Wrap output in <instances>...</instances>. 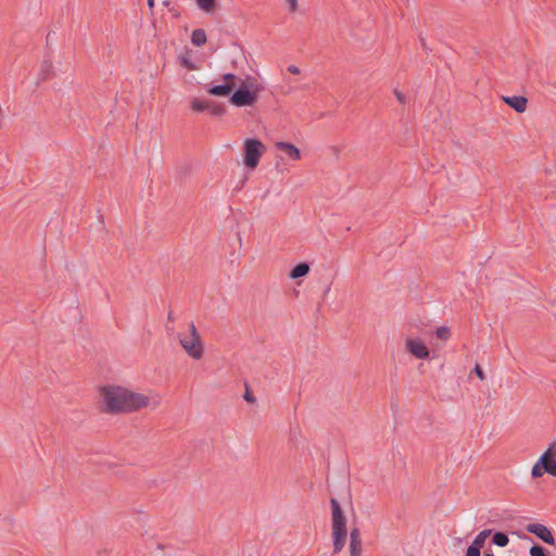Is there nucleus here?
Instances as JSON below:
<instances>
[{
  "instance_id": "nucleus-31",
  "label": "nucleus",
  "mask_w": 556,
  "mask_h": 556,
  "mask_svg": "<svg viewBox=\"0 0 556 556\" xmlns=\"http://www.w3.org/2000/svg\"><path fill=\"white\" fill-rule=\"evenodd\" d=\"M149 8L152 10L154 8L155 1L154 0H147Z\"/></svg>"
},
{
  "instance_id": "nucleus-17",
  "label": "nucleus",
  "mask_w": 556,
  "mask_h": 556,
  "mask_svg": "<svg viewBox=\"0 0 556 556\" xmlns=\"http://www.w3.org/2000/svg\"><path fill=\"white\" fill-rule=\"evenodd\" d=\"M509 542L508 535L504 532H495L492 536V543L500 547L507 546Z\"/></svg>"
},
{
  "instance_id": "nucleus-15",
  "label": "nucleus",
  "mask_w": 556,
  "mask_h": 556,
  "mask_svg": "<svg viewBox=\"0 0 556 556\" xmlns=\"http://www.w3.org/2000/svg\"><path fill=\"white\" fill-rule=\"evenodd\" d=\"M52 70H53L52 62L47 59L43 60L40 65V73H39L40 79L47 80L51 76Z\"/></svg>"
},
{
  "instance_id": "nucleus-22",
  "label": "nucleus",
  "mask_w": 556,
  "mask_h": 556,
  "mask_svg": "<svg viewBox=\"0 0 556 556\" xmlns=\"http://www.w3.org/2000/svg\"><path fill=\"white\" fill-rule=\"evenodd\" d=\"M530 556H546V549L541 545H533L530 548Z\"/></svg>"
},
{
  "instance_id": "nucleus-16",
  "label": "nucleus",
  "mask_w": 556,
  "mask_h": 556,
  "mask_svg": "<svg viewBox=\"0 0 556 556\" xmlns=\"http://www.w3.org/2000/svg\"><path fill=\"white\" fill-rule=\"evenodd\" d=\"M207 111L213 116H223L226 113V108L224 104H220V103H217L214 101H210Z\"/></svg>"
},
{
  "instance_id": "nucleus-13",
  "label": "nucleus",
  "mask_w": 556,
  "mask_h": 556,
  "mask_svg": "<svg viewBox=\"0 0 556 556\" xmlns=\"http://www.w3.org/2000/svg\"><path fill=\"white\" fill-rule=\"evenodd\" d=\"M308 273H309V265H308V263H305V262L299 263L290 271L289 278L298 279V278L306 276Z\"/></svg>"
},
{
  "instance_id": "nucleus-24",
  "label": "nucleus",
  "mask_w": 556,
  "mask_h": 556,
  "mask_svg": "<svg viewBox=\"0 0 556 556\" xmlns=\"http://www.w3.org/2000/svg\"><path fill=\"white\" fill-rule=\"evenodd\" d=\"M481 555V549L473 546V545H469L468 548H467V552H466V556H480Z\"/></svg>"
},
{
  "instance_id": "nucleus-34",
  "label": "nucleus",
  "mask_w": 556,
  "mask_h": 556,
  "mask_svg": "<svg viewBox=\"0 0 556 556\" xmlns=\"http://www.w3.org/2000/svg\"><path fill=\"white\" fill-rule=\"evenodd\" d=\"M483 556H494L492 552H485Z\"/></svg>"
},
{
  "instance_id": "nucleus-8",
  "label": "nucleus",
  "mask_w": 556,
  "mask_h": 556,
  "mask_svg": "<svg viewBox=\"0 0 556 556\" xmlns=\"http://www.w3.org/2000/svg\"><path fill=\"white\" fill-rule=\"evenodd\" d=\"M405 348L408 353L418 359H426L430 355L429 349L420 340L408 338L405 341Z\"/></svg>"
},
{
  "instance_id": "nucleus-35",
  "label": "nucleus",
  "mask_w": 556,
  "mask_h": 556,
  "mask_svg": "<svg viewBox=\"0 0 556 556\" xmlns=\"http://www.w3.org/2000/svg\"><path fill=\"white\" fill-rule=\"evenodd\" d=\"M521 538H523V539H526V540H530V541H532V539H531L530 536L526 535V534H523Z\"/></svg>"
},
{
  "instance_id": "nucleus-29",
  "label": "nucleus",
  "mask_w": 556,
  "mask_h": 556,
  "mask_svg": "<svg viewBox=\"0 0 556 556\" xmlns=\"http://www.w3.org/2000/svg\"><path fill=\"white\" fill-rule=\"evenodd\" d=\"M288 72L291 73V74H294V75H298L300 74V68L295 65H289L287 67Z\"/></svg>"
},
{
  "instance_id": "nucleus-9",
  "label": "nucleus",
  "mask_w": 556,
  "mask_h": 556,
  "mask_svg": "<svg viewBox=\"0 0 556 556\" xmlns=\"http://www.w3.org/2000/svg\"><path fill=\"white\" fill-rule=\"evenodd\" d=\"M529 533L536 535L544 543L553 545L555 543L552 531L544 525L541 523H529L526 527Z\"/></svg>"
},
{
  "instance_id": "nucleus-2",
  "label": "nucleus",
  "mask_w": 556,
  "mask_h": 556,
  "mask_svg": "<svg viewBox=\"0 0 556 556\" xmlns=\"http://www.w3.org/2000/svg\"><path fill=\"white\" fill-rule=\"evenodd\" d=\"M261 90L255 78L239 79L238 88L231 93L229 101L238 108L252 106L256 103Z\"/></svg>"
},
{
  "instance_id": "nucleus-21",
  "label": "nucleus",
  "mask_w": 556,
  "mask_h": 556,
  "mask_svg": "<svg viewBox=\"0 0 556 556\" xmlns=\"http://www.w3.org/2000/svg\"><path fill=\"white\" fill-rule=\"evenodd\" d=\"M435 334L439 339L446 341L451 338V330L448 327L442 326L437 329Z\"/></svg>"
},
{
  "instance_id": "nucleus-23",
  "label": "nucleus",
  "mask_w": 556,
  "mask_h": 556,
  "mask_svg": "<svg viewBox=\"0 0 556 556\" xmlns=\"http://www.w3.org/2000/svg\"><path fill=\"white\" fill-rule=\"evenodd\" d=\"M546 471L539 465V463H535L532 467L531 475L533 478H540L545 473Z\"/></svg>"
},
{
  "instance_id": "nucleus-3",
  "label": "nucleus",
  "mask_w": 556,
  "mask_h": 556,
  "mask_svg": "<svg viewBox=\"0 0 556 556\" xmlns=\"http://www.w3.org/2000/svg\"><path fill=\"white\" fill-rule=\"evenodd\" d=\"M333 554H339L346 542V518L336 498L330 500Z\"/></svg>"
},
{
  "instance_id": "nucleus-32",
  "label": "nucleus",
  "mask_w": 556,
  "mask_h": 556,
  "mask_svg": "<svg viewBox=\"0 0 556 556\" xmlns=\"http://www.w3.org/2000/svg\"><path fill=\"white\" fill-rule=\"evenodd\" d=\"M167 320L168 321H174V315H173V312H169L168 315H167Z\"/></svg>"
},
{
  "instance_id": "nucleus-6",
  "label": "nucleus",
  "mask_w": 556,
  "mask_h": 556,
  "mask_svg": "<svg viewBox=\"0 0 556 556\" xmlns=\"http://www.w3.org/2000/svg\"><path fill=\"white\" fill-rule=\"evenodd\" d=\"M224 83L220 85H214L207 88V92L211 96L215 97H226L229 96L232 89L238 86L236 83L237 76L231 73H227L223 76Z\"/></svg>"
},
{
  "instance_id": "nucleus-5",
  "label": "nucleus",
  "mask_w": 556,
  "mask_h": 556,
  "mask_svg": "<svg viewBox=\"0 0 556 556\" xmlns=\"http://www.w3.org/2000/svg\"><path fill=\"white\" fill-rule=\"evenodd\" d=\"M265 146L258 139H245L243 142L244 164L249 168H255L265 151Z\"/></svg>"
},
{
  "instance_id": "nucleus-26",
  "label": "nucleus",
  "mask_w": 556,
  "mask_h": 556,
  "mask_svg": "<svg viewBox=\"0 0 556 556\" xmlns=\"http://www.w3.org/2000/svg\"><path fill=\"white\" fill-rule=\"evenodd\" d=\"M394 96L397 99V101L401 102L402 104H404L406 102L405 94L403 92H401L400 90L395 89L394 90Z\"/></svg>"
},
{
  "instance_id": "nucleus-7",
  "label": "nucleus",
  "mask_w": 556,
  "mask_h": 556,
  "mask_svg": "<svg viewBox=\"0 0 556 556\" xmlns=\"http://www.w3.org/2000/svg\"><path fill=\"white\" fill-rule=\"evenodd\" d=\"M556 442L549 444L547 451L541 455L539 460V465L546 471V473L556 477V459H555V451Z\"/></svg>"
},
{
  "instance_id": "nucleus-28",
  "label": "nucleus",
  "mask_w": 556,
  "mask_h": 556,
  "mask_svg": "<svg viewBox=\"0 0 556 556\" xmlns=\"http://www.w3.org/2000/svg\"><path fill=\"white\" fill-rule=\"evenodd\" d=\"M290 12H295L298 9V0H288Z\"/></svg>"
},
{
  "instance_id": "nucleus-14",
  "label": "nucleus",
  "mask_w": 556,
  "mask_h": 556,
  "mask_svg": "<svg viewBox=\"0 0 556 556\" xmlns=\"http://www.w3.org/2000/svg\"><path fill=\"white\" fill-rule=\"evenodd\" d=\"M191 42L195 47H202L206 42V34L204 29H194L191 35Z\"/></svg>"
},
{
  "instance_id": "nucleus-25",
  "label": "nucleus",
  "mask_w": 556,
  "mask_h": 556,
  "mask_svg": "<svg viewBox=\"0 0 556 556\" xmlns=\"http://www.w3.org/2000/svg\"><path fill=\"white\" fill-rule=\"evenodd\" d=\"M473 371L476 372V375L479 377L480 380H484L485 379V374L483 371V369L481 368L480 365H476L475 366V369Z\"/></svg>"
},
{
  "instance_id": "nucleus-30",
  "label": "nucleus",
  "mask_w": 556,
  "mask_h": 556,
  "mask_svg": "<svg viewBox=\"0 0 556 556\" xmlns=\"http://www.w3.org/2000/svg\"><path fill=\"white\" fill-rule=\"evenodd\" d=\"M169 12L172 13L174 18L180 17V12L176 8H174V7L169 8Z\"/></svg>"
},
{
  "instance_id": "nucleus-20",
  "label": "nucleus",
  "mask_w": 556,
  "mask_h": 556,
  "mask_svg": "<svg viewBox=\"0 0 556 556\" xmlns=\"http://www.w3.org/2000/svg\"><path fill=\"white\" fill-rule=\"evenodd\" d=\"M208 102H210L208 100L193 99L190 102V106L194 112H203V111H207Z\"/></svg>"
},
{
  "instance_id": "nucleus-4",
  "label": "nucleus",
  "mask_w": 556,
  "mask_h": 556,
  "mask_svg": "<svg viewBox=\"0 0 556 556\" xmlns=\"http://www.w3.org/2000/svg\"><path fill=\"white\" fill-rule=\"evenodd\" d=\"M189 336L178 334V341L184 351L193 359H200L203 356V343L200 333L193 321L189 324Z\"/></svg>"
},
{
  "instance_id": "nucleus-27",
  "label": "nucleus",
  "mask_w": 556,
  "mask_h": 556,
  "mask_svg": "<svg viewBox=\"0 0 556 556\" xmlns=\"http://www.w3.org/2000/svg\"><path fill=\"white\" fill-rule=\"evenodd\" d=\"M243 399L249 403H254L256 401L254 395L249 390H247L245 393L243 394Z\"/></svg>"
},
{
  "instance_id": "nucleus-33",
  "label": "nucleus",
  "mask_w": 556,
  "mask_h": 556,
  "mask_svg": "<svg viewBox=\"0 0 556 556\" xmlns=\"http://www.w3.org/2000/svg\"><path fill=\"white\" fill-rule=\"evenodd\" d=\"M163 5H164V7H167V8H172V7H170V1H169V0H164V1H163Z\"/></svg>"
},
{
  "instance_id": "nucleus-11",
  "label": "nucleus",
  "mask_w": 556,
  "mask_h": 556,
  "mask_svg": "<svg viewBox=\"0 0 556 556\" xmlns=\"http://www.w3.org/2000/svg\"><path fill=\"white\" fill-rule=\"evenodd\" d=\"M503 100L517 113H523L527 109L528 100L523 96L503 97Z\"/></svg>"
},
{
  "instance_id": "nucleus-12",
  "label": "nucleus",
  "mask_w": 556,
  "mask_h": 556,
  "mask_svg": "<svg viewBox=\"0 0 556 556\" xmlns=\"http://www.w3.org/2000/svg\"><path fill=\"white\" fill-rule=\"evenodd\" d=\"M275 147L277 150L285 152L293 161L301 159L300 150L292 143L278 141L276 142Z\"/></svg>"
},
{
  "instance_id": "nucleus-19",
  "label": "nucleus",
  "mask_w": 556,
  "mask_h": 556,
  "mask_svg": "<svg viewBox=\"0 0 556 556\" xmlns=\"http://www.w3.org/2000/svg\"><path fill=\"white\" fill-rule=\"evenodd\" d=\"M491 530H483L479 532L478 535L472 541L471 545L481 549L484 546L485 540L491 534Z\"/></svg>"
},
{
  "instance_id": "nucleus-18",
  "label": "nucleus",
  "mask_w": 556,
  "mask_h": 556,
  "mask_svg": "<svg viewBox=\"0 0 556 556\" xmlns=\"http://www.w3.org/2000/svg\"><path fill=\"white\" fill-rule=\"evenodd\" d=\"M199 9L206 13H211L216 8V0H195Z\"/></svg>"
},
{
  "instance_id": "nucleus-1",
  "label": "nucleus",
  "mask_w": 556,
  "mask_h": 556,
  "mask_svg": "<svg viewBox=\"0 0 556 556\" xmlns=\"http://www.w3.org/2000/svg\"><path fill=\"white\" fill-rule=\"evenodd\" d=\"M103 410L108 414L131 413L150 405V397L118 386L100 389Z\"/></svg>"
},
{
  "instance_id": "nucleus-10",
  "label": "nucleus",
  "mask_w": 556,
  "mask_h": 556,
  "mask_svg": "<svg viewBox=\"0 0 556 556\" xmlns=\"http://www.w3.org/2000/svg\"><path fill=\"white\" fill-rule=\"evenodd\" d=\"M349 551L350 556H362L363 542L358 528H353L350 532Z\"/></svg>"
}]
</instances>
